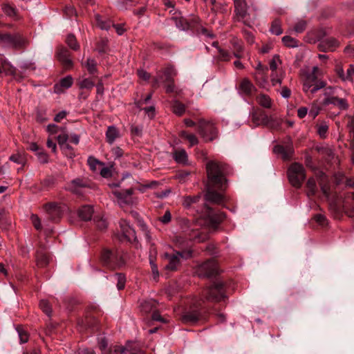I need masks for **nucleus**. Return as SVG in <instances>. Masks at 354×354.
Returning <instances> with one entry per match:
<instances>
[{"label": "nucleus", "mask_w": 354, "mask_h": 354, "mask_svg": "<svg viewBox=\"0 0 354 354\" xmlns=\"http://www.w3.org/2000/svg\"><path fill=\"white\" fill-rule=\"evenodd\" d=\"M61 149L63 151V152L66 155L68 156L70 158H72L74 156V153L73 151L72 147L69 145V144L66 143L62 146H60Z\"/></svg>", "instance_id": "obj_58"}, {"label": "nucleus", "mask_w": 354, "mask_h": 354, "mask_svg": "<svg viewBox=\"0 0 354 354\" xmlns=\"http://www.w3.org/2000/svg\"><path fill=\"white\" fill-rule=\"evenodd\" d=\"M118 255L110 250H104L102 254V261L108 264L111 261H116L119 266H122L124 261L120 258V261L118 262Z\"/></svg>", "instance_id": "obj_21"}, {"label": "nucleus", "mask_w": 354, "mask_h": 354, "mask_svg": "<svg viewBox=\"0 0 354 354\" xmlns=\"http://www.w3.org/2000/svg\"><path fill=\"white\" fill-rule=\"evenodd\" d=\"M142 354L138 349H131L130 346L127 345L126 347L121 346H113L109 348V351L104 354Z\"/></svg>", "instance_id": "obj_15"}, {"label": "nucleus", "mask_w": 354, "mask_h": 354, "mask_svg": "<svg viewBox=\"0 0 354 354\" xmlns=\"http://www.w3.org/2000/svg\"><path fill=\"white\" fill-rule=\"evenodd\" d=\"M120 226L121 231L124 238L129 242L136 241L137 237L136 236V232L129 224L127 220L121 219L120 221Z\"/></svg>", "instance_id": "obj_13"}, {"label": "nucleus", "mask_w": 354, "mask_h": 354, "mask_svg": "<svg viewBox=\"0 0 354 354\" xmlns=\"http://www.w3.org/2000/svg\"><path fill=\"white\" fill-rule=\"evenodd\" d=\"M30 220L37 230H41L42 229L41 220L37 215L32 214L30 216Z\"/></svg>", "instance_id": "obj_55"}, {"label": "nucleus", "mask_w": 354, "mask_h": 354, "mask_svg": "<svg viewBox=\"0 0 354 354\" xmlns=\"http://www.w3.org/2000/svg\"><path fill=\"white\" fill-rule=\"evenodd\" d=\"M44 210L48 215L49 220L52 221H58L63 215L64 211L67 209L65 204L51 202L46 203L44 206Z\"/></svg>", "instance_id": "obj_10"}, {"label": "nucleus", "mask_w": 354, "mask_h": 354, "mask_svg": "<svg viewBox=\"0 0 354 354\" xmlns=\"http://www.w3.org/2000/svg\"><path fill=\"white\" fill-rule=\"evenodd\" d=\"M260 125L272 127V122L274 119L272 116H268L264 111H260Z\"/></svg>", "instance_id": "obj_40"}, {"label": "nucleus", "mask_w": 354, "mask_h": 354, "mask_svg": "<svg viewBox=\"0 0 354 354\" xmlns=\"http://www.w3.org/2000/svg\"><path fill=\"white\" fill-rule=\"evenodd\" d=\"M97 26L102 30H109L111 26H114L111 21H105L99 15H96Z\"/></svg>", "instance_id": "obj_49"}, {"label": "nucleus", "mask_w": 354, "mask_h": 354, "mask_svg": "<svg viewBox=\"0 0 354 354\" xmlns=\"http://www.w3.org/2000/svg\"><path fill=\"white\" fill-rule=\"evenodd\" d=\"M113 277L114 280L117 281L118 289H123L124 288L126 282L125 276L122 273H117Z\"/></svg>", "instance_id": "obj_45"}, {"label": "nucleus", "mask_w": 354, "mask_h": 354, "mask_svg": "<svg viewBox=\"0 0 354 354\" xmlns=\"http://www.w3.org/2000/svg\"><path fill=\"white\" fill-rule=\"evenodd\" d=\"M198 132L206 141H212L216 139L218 135V131L215 125L204 120H201L198 122Z\"/></svg>", "instance_id": "obj_9"}, {"label": "nucleus", "mask_w": 354, "mask_h": 354, "mask_svg": "<svg viewBox=\"0 0 354 354\" xmlns=\"http://www.w3.org/2000/svg\"><path fill=\"white\" fill-rule=\"evenodd\" d=\"M270 31L275 35H279L282 34L283 30L281 28V22L279 19H274L272 22Z\"/></svg>", "instance_id": "obj_37"}, {"label": "nucleus", "mask_w": 354, "mask_h": 354, "mask_svg": "<svg viewBox=\"0 0 354 354\" xmlns=\"http://www.w3.org/2000/svg\"><path fill=\"white\" fill-rule=\"evenodd\" d=\"M219 51V59L221 60V61H224V62H227L230 59V55L228 52L223 50V49H219L218 50Z\"/></svg>", "instance_id": "obj_61"}, {"label": "nucleus", "mask_w": 354, "mask_h": 354, "mask_svg": "<svg viewBox=\"0 0 354 354\" xmlns=\"http://www.w3.org/2000/svg\"><path fill=\"white\" fill-rule=\"evenodd\" d=\"M203 297L207 301L218 302L226 297L224 284L223 282L217 281L205 289L203 292Z\"/></svg>", "instance_id": "obj_5"}, {"label": "nucleus", "mask_w": 354, "mask_h": 354, "mask_svg": "<svg viewBox=\"0 0 354 354\" xmlns=\"http://www.w3.org/2000/svg\"><path fill=\"white\" fill-rule=\"evenodd\" d=\"M218 272V268L216 261L214 259H209L202 264L198 266L195 273L201 278L211 277L215 276Z\"/></svg>", "instance_id": "obj_8"}, {"label": "nucleus", "mask_w": 354, "mask_h": 354, "mask_svg": "<svg viewBox=\"0 0 354 354\" xmlns=\"http://www.w3.org/2000/svg\"><path fill=\"white\" fill-rule=\"evenodd\" d=\"M174 158L176 162L185 165L188 161L187 153L185 149L176 150L174 152Z\"/></svg>", "instance_id": "obj_29"}, {"label": "nucleus", "mask_w": 354, "mask_h": 354, "mask_svg": "<svg viewBox=\"0 0 354 354\" xmlns=\"http://www.w3.org/2000/svg\"><path fill=\"white\" fill-rule=\"evenodd\" d=\"M201 198V195L198 194L196 196H187L183 198V205L184 207L188 208L192 204L196 203L199 201Z\"/></svg>", "instance_id": "obj_36"}, {"label": "nucleus", "mask_w": 354, "mask_h": 354, "mask_svg": "<svg viewBox=\"0 0 354 354\" xmlns=\"http://www.w3.org/2000/svg\"><path fill=\"white\" fill-rule=\"evenodd\" d=\"M205 207L209 223L212 227L216 228L225 218V214L223 212L214 214L210 207L208 206H205Z\"/></svg>", "instance_id": "obj_17"}, {"label": "nucleus", "mask_w": 354, "mask_h": 354, "mask_svg": "<svg viewBox=\"0 0 354 354\" xmlns=\"http://www.w3.org/2000/svg\"><path fill=\"white\" fill-rule=\"evenodd\" d=\"M339 46V42L333 37L323 39L319 44L322 51H334Z\"/></svg>", "instance_id": "obj_19"}, {"label": "nucleus", "mask_w": 354, "mask_h": 354, "mask_svg": "<svg viewBox=\"0 0 354 354\" xmlns=\"http://www.w3.org/2000/svg\"><path fill=\"white\" fill-rule=\"evenodd\" d=\"M68 140V136L66 133H62L57 136V141L59 147L67 143V140Z\"/></svg>", "instance_id": "obj_63"}, {"label": "nucleus", "mask_w": 354, "mask_h": 354, "mask_svg": "<svg viewBox=\"0 0 354 354\" xmlns=\"http://www.w3.org/2000/svg\"><path fill=\"white\" fill-rule=\"evenodd\" d=\"M234 57L240 59L242 57V51H243V47L241 44L238 43L237 41H234Z\"/></svg>", "instance_id": "obj_57"}, {"label": "nucleus", "mask_w": 354, "mask_h": 354, "mask_svg": "<svg viewBox=\"0 0 354 354\" xmlns=\"http://www.w3.org/2000/svg\"><path fill=\"white\" fill-rule=\"evenodd\" d=\"M306 28V22L304 20H299L296 23L293 29L297 33H301L305 30Z\"/></svg>", "instance_id": "obj_54"}, {"label": "nucleus", "mask_w": 354, "mask_h": 354, "mask_svg": "<svg viewBox=\"0 0 354 354\" xmlns=\"http://www.w3.org/2000/svg\"><path fill=\"white\" fill-rule=\"evenodd\" d=\"M189 142V146L192 147L194 145H196L198 143V140L197 137L192 133H190V135L187 136V138H186Z\"/></svg>", "instance_id": "obj_64"}, {"label": "nucleus", "mask_w": 354, "mask_h": 354, "mask_svg": "<svg viewBox=\"0 0 354 354\" xmlns=\"http://www.w3.org/2000/svg\"><path fill=\"white\" fill-rule=\"evenodd\" d=\"M73 84V78L71 76H67L60 80L59 86L63 87L64 88H70ZM55 89L59 88V86L56 85L55 86Z\"/></svg>", "instance_id": "obj_48"}, {"label": "nucleus", "mask_w": 354, "mask_h": 354, "mask_svg": "<svg viewBox=\"0 0 354 354\" xmlns=\"http://www.w3.org/2000/svg\"><path fill=\"white\" fill-rule=\"evenodd\" d=\"M179 225L182 233L176 234L173 238V242L180 249L189 250L192 241L203 242L208 238L206 234L198 232L196 224L186 218H181Z\"/></svg>", "instance_id": "obj_2"}, {"label": "nucleus", "mask_w": 354, "mask_h": 354, "mask_svg": "<svg viewBox=\"0 0 354 354\" xmlns=\"http://www.w3.org/2000/svg\"><path fill=\"white\" fill-rule=\"evenodd\" d=\"M39 161L41 163H46L48 161V156L42 149L36 153Z\"/></svg>", "instance_id": "obj_59"}, {"label": "nucleus", "mask_w": 354, "mask_h": 354, "mask_svg": "<svg viewBox=\"0 0 354 354\" xmlns=\"http://www.w3.org/2000/svg\"><path fill=\"white\" fill-rule=\"evenodd\" d=\"M78 86L81 89L91 90L95 86V82L93 78H82L79 80Z\"/></svg>", "instance_id": "obj_32"}, {"label": "nucleus", "mask_w": 354, "mask_h": 354, "mask_svg": "<svg viewBox=\"0 0 354 354\" xmlns=\"http://www.w3.org/2000/svg\"><path fill=\"white\" fill-rule=\"evenodd\" d=\"M83 65L86 68L88 72L91 75H94L97 72V63L93 59L88 58L86 62L83 64Z\"/></svg>", "instance_id": "obj_38"}, {"label": "nucleus", "mask_w": 354, "mask_h": 354, "mask_svg": "<svg viewBox=\"0 0 354 354\" xmlns=\"http://www.w3.org/2000/svg\"><path fill=\"white\" fill-rule=\"evenodd\" d=\"M200 316L201 314L198 310H189L182 315V321L186 324H194L199 319Z\"/></svg>", "instance_id": "obj_20"}, {"label": "nucleus", "mask_w": 354, "mask_h": 354, "mask_svg": "<svg viewBox=\"0 0 354 354\" xmlns=\"http://www.w3.org/2000/svg\"><path fill=\"white\" fill-rule=\"evenodd\" d=\"M317 177L322 192L327 198H329L330 196V187L328 177L323 172H319Z\"/></svg>", "instance_id": "obj_16"}, {"label": "nucleus", "mask_w": 354, "mask_h": 354, "mask_svg": "<svg viewBox=\"0 0 354 354\" xmlns=\"http://www.w3.org/2000/svg\"><path fill=\"white\" fill-rule=\"evenodd\" d=\"M134 189L129 188L124 190L114 191L113 193L117 198L119 205L124 208L127 206H133L137 204L138 199L133 196Z\"/></svg>", "instance_id": "obj_7"}, {"label": "nucleus", "mask_w": 354, "mask_h": 354, "mask_svg": "<svg viewBox=\"0 0 354 354\" xmlns=\"http://www.w3.org/2000/svg\"><path fill=\"white\" fill-rule=\"evenodd\" d=\"M2 75H12L16 78L15 68L6 60H2L0 65V77Z\"/></svg>", "instance_id": "obj_22"}, {"label": "nucleus", "mask_w": 354, "mask_h": 354, "mask_svg": "<svg viewBox=\"0 0 354 354\" xmlns=\"http://www.w3.org/2000/svg\"><path fill=\"white\" fill-rule=\"evenodd\" d=\"M1 9L3 12L9 17H15L16 15L15 9L9 4H3Z\"/></svg>", "instance_id": "obj_52"}, {"label": "nucleus", "mask_w": 354, "mask_h": 354, "mask_svg": "<svg viewBox=\"0 0 354 354\" xmlns=\"http://www.w3.org/2000/svg\"><path fill=\"white\" fill-rule=\"evenodd\" d=\"M314 220L320 225L325 226L327 225V219L324 214H317L314 216Z\"/></svg>", "instance_id": "obj_56"}, {"label": "nucleus", "mask_w": 354, "mask_h": 354, "mask_svg": "<svg viewBox=\"0 0 354 354\" xmlns=\"http://www.w3.org/2000/svg\"><path fill=\"white\" fill-rule=\"evenodd\" d=\"M317 80V75L315 74H307L303 84V91L308 93L310 88L315 85Z\"/></svg>", "instance_id": "obj_28"}, {"label": "nucleus", "mask_w": 354, "mask_h": 354, "mask_svg": "<svg viewBox=\"0 0 354 354\" xmlns=\"http://www.w3.org/2000/svg\"><path fill=\"white\" fill-rule=\"evenodd\" d=\"M93 214V207L91 205H83L78 210V215L84 221L91 220Z\"/></svg>", "instance_id": "obj_26"}, {"label": "nucleus", "mask_w": 354, "mask_h": 354, "mask_svg": "<svg viewBox=\"0 0 354 354\" xmlns=\"http://www.w3.org/2000/svg\"><path fill=\"white\" fill-rule=\"evenodd\" d=\"M256 70H257L258 72L255 75V79L257 81H259V76L263 78L265 71L268 70V68L263 66L261 62H259L256 66Z\"/></svg>", "instance_id": "obj_53"}, {"label": "nucleus", "mask_w": 354, "mask_h": 354, "mask_svg": "<svg viewBox=\"0 0 354 354\" xmlns=\"http://www.w3.org/2000/svg\"><path fill=\"white\" fill-rule=\"evenodd\" d=\"M354 78V66L349 65L348 68L346 71V73L344 75V82H352Z\"/></svg>", "instance_id": "obj_51"}, {"label": "nucleus", "mask_w": 354, "mask_h": 354, "mask_svg": "<svg viewBox=\"0 0 354 354\" xmlns=\"http://www.w3.org/2000/svg\"><path fill=\"white\" fill-rule=\"evenodd\" d=\"M172 19L174 20L176 26L178 28L182 30H188L192 25L183 17L178 18L174 17Z\"/></svg>", "instance_id": "obj_34"}, {"label": "nucleus", "mask_w": 354, "mask_h": 354, "mask_svg": "<svg viewBox=\"0 0 354 354\" xmlns=\"http://www.w3.org/2000/svg\"><path fill=\"white\" fill-rule=\"evenodd\" d=\"M288 176L290 184L299 188L306 178L305 169L299 163H293L288 170Z\"/></svg>", "instance_id": "obj_4"}, {"label": "nucleus", "mask_w": 354, "mask_h": 354, "mask_svg": "<svg viewBox=\"0 0 354 354\" xmlns=\"http://www.w3.org/2000/svg\"><path fill=\"white\" fill-rule=\"evenodd\" d=\"M207 181L205 198L207 201L222 205L226 201L224 192L227 187L226 178L227 165L223 162L209 160L206 163Z\"/></svg>", "instance_id": "obj_1"}, {"label": "nucleus", "mask_w": 354, "mask_h": 354, "mask_svg": "<svg viewBox=\"0 0 354 354\" xmlns=\"http://www.w3.org/2000/svg\"><path fill=\"white\" fill-rule=\"evenodd\" d=\"M317 133L322 138H326L328 130V125L326 122H322L317 125Z\"/></svg>", "instance_id": "obj_41"}, {"label": "nucleus", "mask_w": 354, "mask_h": 354, "mask_svg": "<svg viewBox=\"0 0 354 354\" xmlns=\"http://www.w3.org/2000/svg\"><path fill=\"white\" fill-rule=\"evenodd\" d=\"M273 151L276 154H280L283 160H288L290 158L293 154V148L290 144L283 145H276Z\"/></svg>", "instance_id": "obj_18"}, {"label": "nucleus", "mask_w": 354, "mask_h": 354, "mask_svg": "<svg viewBox=\"0 0 354 354\" xmlns=\"http://www.w3.org/2000/svg\"><path fill=\"white\" fill-rule=\"evenodd\" d=\"M240 90L245 95H250L254 91L255 87L247 78L243 79L240 83Z\"/></svg>", "instance_id": "obj_27"}, {"label": "nucleus", "mask_w": 354, "mask_h": 354, "mask_svg": "<svg viewBox=\"0 0 354 354\" xmlns=\"http://www.w3.org/2000/svg\"><path fill=\"white\" fill-rule=\"evenodd\" d=\"M16 330L17 331V333H18V335H19V337L20 339V343H21V344L26 343L28 341V338H29V335H28V333L26 332V330H25L21 326H17L16 328Z\"/></svg>", "instance_id": "obj_47"}, {"label": "nucleus", "mask_w": 354, "mask_h": 354, "mask_svg": "<svg viewBox=\"0 0 354 354\" xmlns=\"http://www.w3.org/2000/svg\"><path fill=\"white\" fill-rule=\"evenodd\" d=\"M164 75L165 77V81H172L174 76L176 75L177 72L173 66H168L164 70Z\"/></svg>", "instance_id": "obj_44"}, {"label": "nucleus", "mask_w": 354, "mask_h": 354, "mask_svg": "<svg viewBox=\"0 0 354 354\" xmlns=\"http://www.w3.org/2000/svg\"><path fill=\"white\" fill-rule=\"evenodd\" d=\"M10 160L24 166L26 162V158L25 154L21 152H17V153L12 154L9 158Z\"/></svg>", "instance_id": "obj_35"}, {"label": "nucleus", "mask_w": 354, "mask_h": 354, "mask_svg": "<svg viewBox=\"0 0 354 354\" xmlns=\"http://www.w3.org/2000/svg\"><path fill=\"white\" fill-rule=\"evenodd\" d=\"M57 56L59 61L62 64L66 69H70L73 66V61L71 59L69 51L64 48L60 47L57 53Z\"/></svg>", "instance_id": "obj_14"}, {"label": "nucleus", "mask_w": 354, "mask_h": 354, "mask_svg": "<svg viewBox=\"0 0 354 354\" xmlns=\"http://www.w3.org/2000/svg\"><path fill=\"white\" fill-rule=\"evenodd\" d=\"M66 44H68V46L73 50H76L79 49L80 46L77 44L76 38L73 35H72V34L68 35L66 37Z\"/></svg>", "instance_id": "obj_46"}, {"label": "nucleus", "mask_w": 354, "mask_h": 354, "mask_svg": "<svg viewBox=\"0 0 354 354\" xmlns=\"http://www.w3.org/2000/svg\"><path fill=\"white\" fill-rule=\"evenodd\" d=\"M234 12L236 17L239 21H244V19L250 16L248 12V6L245 0H234Z\"/></svg>", "instance_id": "obj_12"}, {"label": "nucleus", "mask_w": 354, "mask_h": 354, "mask_svg": "<svg viewBox=\"0 0 354 354\" xmlns=\"http://www.w3.org/2000/svg\"><path fill=\"white\" fill-rule=\"evenodd\" d=\"M87 162H88V165H89L91 169L93 171H95L97 169L96 167L98 165L101 164L100 162V161H98L97 159H95V158H93L92 156L88 157Z\"/></svg>", "instance_id": "obj_60"}, {"label": "nucleus", "mask_w": 354, "mask_h": 354, "mask_svg": "<svg viewBox=\"0 0 354 354\" xmlns=\"http://www.w3.org/2000/svg\"><path fill=\"white\" fill-rule=\"evenodd\" d=\"M37 266L39 268L46 266L49 263V258L46 254L43 252H37L36 255Z\"/></svg>", "instance_id": "obj_31"}, {"label": "nucleus", "mask_w": 354, "mask_h": 354, "mask_svg": "<svg viewBox=\"0 0 354 354\" xmlns=\"http://www.w3.org/2000/svg\"><path fill=\"white\" fill-rule=\"evenodd\" d=\"M39 306L44 313H46L48 316H50L52 313L51 307L47 300H41Z\"/></svg>", "instance_id": "obj_50"}, {"label": "nucleus", "mask_w": 354, "mask_h": 354, "mask_svg": "<svg viewBox=\"0 0 354 354\" xmlns=\"http://www.w3.org/2000/svg\"><path fill=\"white\" fill-rule=\"evenodd\" d=\"M283 44L289 48H295L298 46V41L290 36H284L282 38Z\"/></svg>", "instance_id": "obj_42"}, {"label": "nucleus", "mask_w": 354, "mask_h": 354, "mask_svg": "<svg viewBox=\"0 0 354 354\" xmlns=\"http://www.w3.org/2000/svg\"><path fill=\"white\" fill-rule=\"evenodd\" d=\"M86 183L82 179L76 178L73 180L68 185V189L73 193L80 194V189L86 187Z\"/></svg>", "instance_id": "obj_25"}, {"label": "nucleus", "mask_w": 354, "mask_h": 354, "mask_svg": "<svg viewBox=\"0 0 354 354\" xmlns=\"http://www.w3.org/2000/svg\"><path fill=\"white\" fill-rule=\"evenodd\" d=\"M28 44V39L19 34H0V45L2 46L20 49Z\"/></svg>", "instance_id": "obj_3"}, {"label": "nucleus", "mask_w": 354, "mask_h": 354, "mask_svg": "<svg viewBox=\"0 0 354 354\" xmlns=\"http://www.w3.org/2000/svg\"><path fill=\"white\" fill-rule=\"evenodd\" d=\"M257 103L265 109H270L272 106V100L270 97L266 94H260L257 96Z\"/></svg>", "instance_id": "obj_30"}, {"label": "nucleus", "mask_w": 354, "mask_h": 354, "mask_svg": "<svg viewBox=\"0 0 354 354\" xmlns=\"http://www.w3.org/2000/svg\"><path fill=\"white\" fill-rule=\"evenodd\" d=\"M120 136V131L115 126H109L107 128L106 139L109 144L112 145Z\"/></svg>", "instance_id": "obj_24"}, {"label": "nucleus", "mask_w": 354, "mask_h": 354, "mask_svg": "<svg viewBox=\"0 0 354 354\" xmlns=\"http://www.w3.org/2000/svg\"><path fill=\"white\" fill-rule=\"evenodd\" d=\"M131 214L133 217H134L138 222V225L140 227V230L143 232L145 239L147 242L150 243L151 241V237L149 234V231L147 229L146 224L144 223L142 219H141L139 216V214L136 212H131Z\"/></svg>", "instance_id": "obj_23"}, {"label": "nucleus", "mask_w": 354, "mask_h": 354, "mask_svg": "<svg viewBox=\"0 0 354 354\" xmlns=\"http://www.w3.org/2000/svg\"><path fill=\"white\" fill-rule=\"evenodd\" d=\"M165 257L168 260V263L165 266V268L168 270L174 271L179 267L181 259H188L192 257V250L189 249L181 252H175L171 254H166Z\"/></svg>", "instance_id": "obj_6"}, {"label": "nucleus", "mask_w": 354, "mask_h": 354, "mask_svg": "<svg viewBox=\"0 0 354 354\" xmlns=\"http://www.w3.org/2000/svg\"><path fill=\"white\" fill-rule=\"evenodd\" d=\"M93 221L99 230H103L107 227V221L103 217H101L100 216H95Z\"/></svg>", "instance_id": "obj_43"}, {"label": "nucleus", "mask_w": 354, "mask_h": 354, "mask_svg": "<svg viewBox=\"0 0 354 354\" xmlns=\"http://www.w3.org/2000/svg\"><path fill=\"white\" fill-rule=\"evenodd\" d=\"M347 128L351 134L354 138V115L348 116V121L347 123Z\"/></svg>", "instance_id": "obj_62"}, {"label": "nucleus", "mask_w": 354, "mask_h": 354, "mask_svg": "<svg viewBox=\"0 0 354 354\" xmlns=\"http://www.w3.org/2000/svg\"><path fill=\"white\" fill-rule=\"evenodd\" d=\"M308 196H314L317 192L316 182L314 178H309L306 183Z\"/></svg>", "instance_id": "obj_39"}, {"label": "nucleus", "mask_w": 354, "mask_h": 354, "mask_svg": "<svg viewBox=\"0 0 354 354\" xmlns=\"http://www.w3.org/2000/svg\"><path fill=\"white\" fill-rule=\"evenodd\" d=\"M173 112L177 115H182L185 111V106L178 100H174L171 104Z\"/></svg>", "instance_id": "obj_33"}, {"label": "nucleus", "mask_w": 354, "mask_h": 354, "mask_svg": "<svg viewBox=\"0 0 354 354\" xmlns=\"http://www.w3.org/2000/svg\"><path fill=\"white\" fill-rule=\"evenodd\" d=\"M333 88L330 86L327 87L324 90V95H326L323 104L324 105L333 104L340 109L346 110L348 109V105L347 101L344 98H338L337 97H330L329 95L333 92Z\"/></svg>", "instance_id": "obj_11"}]
</instances>
